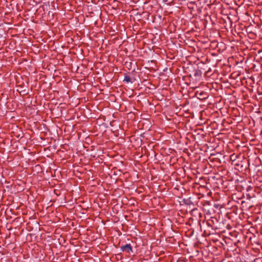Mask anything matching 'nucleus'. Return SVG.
<instances>
[{
	"mask_svg": "<svg viewBox=\"0 0 262 262\" xmlns=\"http://www.w3.org/2000/svg\"><path fill=\"white\" fill-rule=\"evenodd\" d=\"M120 248L122 251L125 252L127 253L130 254L133 252L132 247L130 244L122 245Z\"/></svg>",
	"mask_w": 262,
	"mask_h": 262,
	"instance_id": "f257e3e1",
	"label": "nucleus"
},
{
	"mask_svg": "<svg viewBox=\"0 0 262 262\" xmlns=\"http://www.w3.org/2000/svg\"><path fill=\"white\" fill-rule=\"evenodd\" d=\"M196 94L198 95V98L201 100L205 99L207 98V94L205 92H201L199 93L197 92Z\"/></svg>",
	"mask_w": 262,
	"mask_h": 262,
	"instance_id": "f03ea898",
	"label": "nucleus"
},
{
	"mask_svg": "<svg viewBox=\"0 0 262 262\" xmlns=\"http://www.w3.org/2000/svg\"><path fill=\"white\" fill-rule=\"evenodd\" d=\"M135 81V79H132L129 76L127 75H125V76H124V80L123 81H125V82L126 83H129V82H130V83H133Z\"/></svg>",
	"mask_w": 262,
	"mask_h": 262,
	"instance_id": "7ed1b4c3",
	"label": "nucleus"
},
{
	"mask_svg": "<svg viewBox=\"0 0 262 262\" xmlns=\"http://www.w3.org/2000/svg\"><path fill=\"white\" fill-rule=\"evenodd\" d=\"M193 75L194 77H198L200 78L202 76V72L199 69L195 70L194 71Z\"/></svg>",
	"mask_w": 262,
	"mask_h": 262,
	"instance_id": "20e7f679",
	"label": "nucleus"
},
{
	"mask_svg": "<svg viewBox=\"0 0 262 262\" xmlns=\"http://www.w3.org/2000/svg\"><path fill=\"white\" fill-rule=\"evenodd\" d=\"M213 223V221L212 220H209L207 221V224L208 226L212 227V224Z\"/></svg>",
	"mask_w": 262,
	"mask_h": 262,
	"instance_id": "39448f33",
	"label": "nucleus"
},
{
	"mask_svg": "<svg viewBox=\"0 0 262 262\" xmlns=\"http://www.w3.org/2000/svg\"><path fill=\"white\" fill-rule=\"evenodd\" d=\"M198 209H193V210H192V211L193 212H198Z\"/></svg>",
	"mask_w": 262,
	"mask_h": 262,
	"instance_id": "423d86ee",
	"label": "nucleus"
},
{
	"mask_svg": "<svg viewBox=\"0 0 262 262\" xmlns=\"http://www.w3.org/2000/svg\"><path fill=\"white\" fill-rule=\"evenodd\" d=\"M208 72H209V70H208V71H206V72H205V74H207V73H208Z\"/></svg>",
	"mask_w": 262,
	"mask_h": 262,
	"instance_id": "0eeeda50",
	"label": "nucleus"
}]
</instances>
